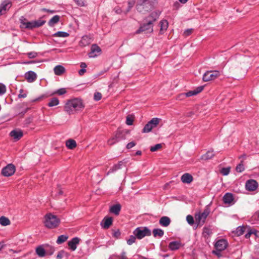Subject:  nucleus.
Masks as SVG:
<instances>
[{"label": "nucleus", "instance_id": "45", "mask_svg": "<svg viewBox=\"0 0 259 259\" xmlns=\"http://www.w3.org/2000/svg\"><path fill=\"white\" fill-rule=\"evenodd\" d=\"M244 170V165L243 164V161L238 164L236 167V170L238 172H241Z\"/></svg>", "mask_w": 259, "mask_h": 259}, {"label": "nucleus", "instance_id": "24", "mask_svg": "<svg viewBox=\"0 0 259 259\" xmlns=\"http://www.w3.org/2000/svg\"><path fill=\"white\" fill-rule=\"evenodd\" d=\"M159 25L160 27L159 33L160 34H162L167 30L168 28V21L165 19H163L160 21Z\"/></svg>", "mask_w": 259, "mask_h": 259}, {"label": "nucleus", "instance_id": "19", "mask_svg": "<svg viewBox=\"0 0 259 259\" xmlns=\"http://www.w3.org/2000/svg\"><path fill=\"white\" fill-rule=\"evenodd\" d=\"M24 76L28 82H34L37 78L36 74L32 71H29L26 72Z\"/></svg>", "mask_w": 259, "mask_h": 259}, {"label": "nucleus", "instance_id": "4", "mask_svg": "<svg viewBox=\"0 0 259 259\" xmlns=\"http://www.w3.org/2000/svg\"><path fill=\"white\" fill-rule=\"evenodd\" d=\"M210 212V206L207 205L205 206L202 212H199L195 215L196 221L199 225H203L206 221L207 217Z\"/></svg>", "mask_w": 259, "mask_h": 259}, {"label": "nucleus", "instance_id": "49", "mask_svg": "<svg viewBox=\"0 0 259 259\" xmlns=\"http://www.w3.org/2000/svg\"><path fill=\"white\" fill-rule=\"evenodd\" d=\"M136 238L135 235H131L129 239L127 240V243L130 245H132L135 242Z\"/></svg>", "mask_w": 259, "mask_h": 259}, {"label": "nucleus", "instance_id": "1", "mask_svg": "<svg viewBox=\"0 0 259 259\" xmlns=\"http://www.w3.org/2000/svg\"><path fill=\"white\" fill-rule=\"evenodd\" d=\"M84 108V105L81 99L73 98L67 101L64 106V110L70 115L82 110Z\"/></svg>", "mask_w": 259, "mask_h": 259}, {"label": "nucleus", "instance_id": "54", "mask_svg": "<svg viewBox=\"0 0 259 259\" xmlns=\"http://www.w3.org/2000/svg\"><path fill=\"white\" fill-rule=\"evenodd\" d=\"M193 31V29L190 28V29H186L183 33V36L184 37H187L189 35H190Z\"/></svg>", "mask_w": 259, "mask_h": 259}, {"label": "nucleus", "instance_id": "53", "mask_svg": "<svg viewBox=\"0 0 259 259\" xmlns=\"http://www.w3.org/2000/svg\"><path fill=\"white\" fill-rule=\"evenodd\" d=\"M112 236L115 238H119L120 236L121 233L119 229L117 230H113Z\"/></svg>", "mask_w": 259, "mask_h": 259}, {"label": "nucleus", "instance_id": "3", "mask_svg": "<svg viewBox=\"0 0 259 259\" xmlns=\"http://www.w3.org/2000/svg\"><path fill=\"white\" fill-rule=\"evenodd\" d=\"M45 226L48 229H54L58 227L60 224V220L57 215L51 213H47L44 217Z\"/></svg>", "mask_w": 259, "mask_h": 259}, {"label": "nucleus", "instance_id": "40", "mask_svg": "<svg viewBox=\"0 0 259 259\" xmlns=\"http://www.w3.org/2000/svg\"><path fill=\"white\" fill-rule=\"evenodd\" d=\"M69 36V34L66 32L63 31H58L53 34L54 37H67Z\"/></svg>", "mask_w": 259, "mask_h": 259}, {"label": "nucleus", "instance_id": "18", "mask_svg": "<svg viewBox=\"0 0 259 259\" xmlns=\"http://www.w3.org/2000/svg\"><path fill=\"white\" fill-rule=\"evenodd\" d=\"M204 87L203 85L199 86L193 91H190L187 93H185L186 98L197 95L203 90Z\"/></svg>", "mask_w": 259, "mask_h": 259}, {"label": "nucleus", "instance_id": "2", "mask_svg": "<svg viewBox=\"0 0 259 259\" xmlns=\"http://www.w3.org/2000/svg\"><path fill=\"white\" fill-rule=\"evenodd\" d=\"M130 134V131L127 130H121L118 128L114 133L113 137L108 139L107 144L109 146H112L119 142L126 139V136Z\"/></svg>", "mask_w": 259, "mask_h": 259}, {"label": "nucleus", "instance_id": "16", "mask_svg": "<svg viewBox=\"0 0 259 259\" xmlns=\"http://www.w3.org/2000/svg\"><path fill=\"white\" fill-rule=\"evenodd\" d=\"M10 136L17 141L23 136V132L21 130H14L10 132Z\"/></svg>", "mask_w": 259, "mask_h": 259}, {"label": "nucleus", "instance_id": "30", "mask_svg": "<svg viewBox=\"0 0 259 259\" xmlns=\"http://www.w3.org/2000/svg\"><path fill=\"white\" fill-rule=\"evenodd\" d=\"M54 71L56 75H61L65 72V69L63 66L58 65L54 67Z\"/></svg>", "mask_w": 259, "mask_h": 259}, {"label": "nucleus", "instance_id": "47", "mask_svg": "<svg viewBox=\"0 0 259 259\" xmlns=\"http://www.w3.org/2000/svg\"><path fill=\"white\" fill-rule=\"evenodd\" d=\"M162 147V145L161 144H157L153 146H151L150 148V150L151 152H155Z\"/></svg>", "mask_w": 259, "mask_h": 259}, {"label": "nucleus", "instance_id": "64", "mask_svg": "<svg viewBox=\"0 0 259 259\" xmlns=\"http://www.w3.org/2000/svg\"><path fill=\"white\" fill-rule=\"evenodd\" d=\"M28 55V57L29 58H34L35 57H36L37 56V53H35V52H30V53H28L27 54Z\"/></svg>", "mask_w": 259, "mask_h": 259}, {"label": "nucleus", "instance_id": "38", "mask_svg": "<svg viewBox=\"0 0 259 259\" xmlns=\"http://www.w3.org/2000/svg\"><path fill=\"white\" fill-rule=\"evenodd\" d=\"M246 229L244 226H239L236 228L235 233L238 236H241L244 234Z\"/></svg>", "mask_w": 259, "mask_h": 259}, {"label": "nucleus", "instance_id": "44", "mask_svg": "<svg viewBox=\"0 0 259 259\" xmlns=\"http://www.w3.org/2000/svg\"><path fill=\"white\" fill-rule=\"evenodd\" d=\"M248 231L247 232V233L245 235V237L246 238V239H248V238H249V237H250V235L251 234H254L255 236H257V231L255 229H248Z\"/></svg>", "mask_w": 259, "mask_h": 259}, {"label": "nucleus", "instance_id": "5", "mask_svg": "<svg viewBox=\"0 0 259 259\" xmlns=\"http://www.w3.org/2000/svg\"><path fill=\"white\" fill-rule=\"evenodd\" d=\"M153 7V6L145 0H138L136 5V9L139 12L145 13L151 10Z\"/></svg>", "mask_w": 259, "mask_h": 259}, {"label": "nucleus", "instance_id": "14", "mask_svg": "<svg viewBox=\"0 0 259 259\" xmlns=\"http://www.w3.org/2000/svg\"><path fill=\"white\" fill-rule=\"evenodd\" d=\"M101 52V48L96 44H93L91 46V51L89 53L90 58H94L98 56Z\"/></svg>", "mask_w": 259, "mask_h": 259}, {"label": "nucleus", "instance_id": "48", "mask_svg": "<svg viewBox=\"0 0 259 259\" xmlns=\"http://www.w3.org/2000/svg\"><path fill=\"white\" fill-rule=\"evenodd\" d=\"M230 171V168L229 167H223L221 170V173L223 176H227L228 175Z\"/></svg>", "mask_w": 259, "mask_h": 259}, {"label": "nucleus", "instance_id": "58", "mask_svg": "<svg viewBox=\"0 0 259 259\" xmlns=\"http://www.w3.org/2000/svg\"><path fill=\"white\" fill-rule=\"evenodd\" d=\"M19 92H20V94L18 96V98H24L26 97L27 94L24 93V90L23 89H20Z\"/></svg>", "mask_w": 259, "mask_h": 259}, {"label": "nucleus", "instance_id": "26", "mask_svg": "<svg viewBox=\"0 0 259 259\" xmlns=\"http://www.w3.org/2000/svg\"><path fill=\"white\" fill-rule=\"evenodd\" d=\"M225 204H231L234 200L233 195L231 193H226L223 198Z\"/></svg>", "mask_w": 259, "mask_h": 259}, {"label": "nucleus", "instance_id": "15", "mask_svg": "<svg viewBox=\"0 0 259 259\" xmlns=\"http://www.w3.org/2000/svg\"><path fill=\"white\" fill-rule=\"evenodd\" d=\"M113 219L112 217L106 216L105 217L101 223V226L104 229H107L113 224Z\"/></svg>", "mask_w": 259, "mask_h": 259}, {"label": "nucleus", "instance_id": "7", "mask_svg": "<svg viewBox=\"0 0 259 259\" xmlns=\"http://www.w3.org/2000/svg\"><path fill=\"white\" fill-rule=\"evenodd\" d=\"M220 75V72L218 70L207 71L203 75V80L205 82L212 80Z\"/></svg>", "mask_w": 259, "mask_h": 259}, {"label": "nucleus", "instance_id": "39", "mask_svg": "<svg viewBox=\"0 0 259 259\" xmlns=\"http://www.w3.org/2000/svg\"><path fill=\"white\" fill-rule=\"evenodd\" d=\"M160 120V119L157 117H154L152 118L149 122L150 123V124L151 125L152 128H154L157 126Z\"/></svg>", "mask_w": 259, "mask_h": 259}, {"label": "nucleus", "instance_id": "42", "mask_svg": "<svg viewBox=\"0 0 259 259\" xmlns=\"http://www.w3.org/2000/svg\"><path fill=\"white\" fill-rule=\"evenodd\" d=\"M152 129L153 128L151 125L150 124V123L148 121V123L144 126V128L142 129V132L143 133H149L151 131Z\"/></svg>", "mask_w": 259, "mask_h": 259}, {"label": "nucleus", "instance_id": "50", "mask_svg": "<svg viewBox=\"0 0 259 259\" xmlns=\"http://www.w3.org/2000/svg\"><path fill=\"white\" fill-rule=\"evenodd\" d=\"M7 91L6 87L5 84L0 83V96L6 93Z\"/></svg>", "mask_w": 259, "mask_h": 259}, {"label": "nucleus", "instance_id": "34", "mask_svg": "<svg viewBox=\"0 0 259 259\" xmlns=\"http://www.w3.org/2000/svg\"><path fill=\"white\" fill-rule=\"evenodd\" d=\"M214 156V154L213 151L209 150L201 156V159L203 160H208L211 159Z\"/></svg>", "mask_w": 259, "mask_h": 259}, {"label": "nucleus", "instance_id": "60", "mask_svg": "<svg viewBox=\"0 0 259 259\" xmlns=\"http://www.w3.org/2000/svg\"><path fill=\"white\" fill-rule=\"evenodd\" d=\"M222 251V250H219L215 249L214 250H213L212 251V253L213 254L215 255L218 257H220L221 256H222V254H221Z\"/></svg>", "mask_w": 259, "mask_h": 259}, {"label": "nucleus", "instance_id": "55", "mask_svg": "<svg viewBox=\"0 0 259 259\" xmlns=\"http://www.w3.org/2000/svg\"><path fill=\"white\" fill-rule=\"evenodd\" d=\"M186 220L188 224L192 225L194 223V220L193 217L191 215H188L186 217Z\"/></svg>", "mask_w": 259, "mask_h": 259}, {"label": "nucleus", "instance_id": "8", "mask_svg": "<svg viewBox=\"0 0 259 259\" xmlns=\"http://www.w3.org/2000/svg\"><path fill=\"white\" fill-rule=\"evenodd\" d=\"M16 171V166L12 163L7 164L3 167L1 171V174L6 177L13 175Z\"/></svg>", "mask_w": 259, "mask_h": 259}, {"label": "nucleus", "instance_id": "27", "mask_svg": "<svg viewBox=\"0 0 259 259\" xmlns=\"http://www.w3.org/2000/svg\"><path fill=\"white\" fill-rule=\"evenodd\" d=\"M123 164V162L122 161H120L118 162L117 164H114L107 172V175H109V174L114 172L118 169H120L122 168V166Z\"/></svg>", "mask_w": 259, "mask_h": 259}, {"label": "nucleus", "instance_id": "35", "mask_svg": "<svg viewBox=\"0 0 259 259\" xmlns=\"http://www.w3.org/2000/svg\"><path fill=\"white\" fill-rule=\"evenodd\" d=\"M59 104V99L56 97H54L50 100V101L47 105L49 107H53L58 105Z\"/></svg>", "mask_w": 259, "mask_h": 259}, {"label": "nucleus", "instance_id": "33", "mask_svg": "<svg viewBox=\"0 0 259 259\" xmlns=\"http://www.w3.org/2000/svg\"><path fill=\"white\" fill-rule=\"evenodd\" d=\"M153 235L154 237H162L164 235V231L159 228L154 229L152 231Z\"/></svg>", "mask_w": 259, "mask_h": 259}, {"label": "nucleus", "instance_id": "25", "mask_svg": "<svg viewBox=\"0 0 259 259\" xmlns=\"http://www.w3.org/2000/svg\"><path fill=\"white\" fill-rule=\"evenodd\" d=\"M170 218L167 216L162 217L159 221L160 225L164 227H168L170 225Z\"/></svg>", "mask_w": 259, "mask_h": 259}, {"label": "nucleus", "instance_id": "43", "mask_svg": "<svg viewBox=\"0 0 259 259\" xmlns=\"http://www.w3.org/2000/svg\"><path fill=\"white\" fill-rule=\"evenodd\" d=\"M20 22L21 23L20 27L21 28H24L25 27V26H26V24L27 23H28L29 21H28L27 19L24 17V16H21L20 19Z\"/></svg>", "mask_w": 259, "mask_h": 259}, {"label": "nucleus", "instance_id": "37", "mask_svg": "<svg viewBox=\"0 0 259 259\" xmlns=\"http://www.w3.org/2000/svg\"><path fill=\"white\" fill-rule=\"evenodd\" d=\"M11 224L10 220L2 216L0 218V224L3 226L9 225Z\"/></svg>", "mask_w": 259, "mask_h": 259}, {"label": "nucleus", "instance_id": "59", "mask_svg": "<svg viewBox=\"0 0 259 259\" xmlns=\"http://www.w3.org/2000/svg\"><path fill=\"white\" fill-rule=\"evenodd\" d=\"M75 4L80 7L84 6V2L83 0H73Z\"/></svg>", "mask_w": 259, "mask_h": 259}, {"label": "nucleus", "instance_id": "6", "mask_svg": "<svg viewBox=\"0 0 259 259\" xmlns=\"http://www.w3.org/2000/svg\"><path fill=\"white\" fill-rule=\"evenodd\" d=\"M133 234L138 239H141L145 236H149L151 233L150 230L147 227H138L133 232Z\"/></svg>", "mask_w": 259, "mask_h": 259}, {"label": "nucleus", "instance_id": "10", "mask_svg": "<svg viewBox=\"0 0 259 259\" xmlns=\"http://www.w3.org/2000/svg\"><path fill=\"white\" fill-rule=\"evenodd\" d=\"M46 22V21L45 20L41 19L30 22L29 21L28 23L26 24L24 28L32 30L35 28H38L44 25Z\"/></svg>", "mask_w": 259, "mask_h": 259}, {"label": "nucleus", "instance_id": "20", "mask_svg": "<svg viewBox=\"0 0 259 259\" xmlns=\"http://www.w3.org/2000/svg\"><path fill=\"white\" fill-rule=\"evenodd\" d=\"M161 12L158 11H154L152 12L146 19V20H148L149 22H151L152 24H153V23L156 21V20L159 18Z\"/></svg>", "mask_w": 259, "mask_h": 259}, {"label": "nucleus", "instance_id": "41", "mask_svg": "<svg viewBox=\"0 0 259 259\" xmlns=\"http://www.w3.org/2000/svg\"><path fill=\"white\" fill-rule=\"evenodd\" d=\"M68 239V236L64 235H61L58 237L56 241L57 243L60 244L65 242Z\"/></svg>", "mask_w": 259, "mask_h": 259}, {"label": "nucleus", "instance_id": "62", "mask_svg": "<svg viewBox=\"0 0 259 259\" xmlns=\"http://www.w3.org/2000/svg\"><path fill=\"white\" fill-rule=\"evenodd\" d=\"M136 143L133 141V142H131L130 143H128L127 145H126V148L129 149H131L132 148H133V147H134L135 145H136Z\"/></svg>", "mask_w": 259, "mask_h": 259}, {"label": "nucleus", "instance_id": "23", "mask_svg": "<svg viewBox=\"0 0 259 259\" xmlns=\"http://www.w3.org/2000/svg\"><path fill=\"white\" fill-rule=\"evenodd\" d=\"M79 238L74 237L68 242V245L71 250L74 251L76 249V245L79 243Z\"/></svg>", "mask_w": 259, "mask_h": 259}, {"label": "nucleus", "instance_id": "21", "mask_svg": "<svg viewBox=\"0 0 259 259\" xmlns=\"http://www.w3.org/2000/svg\"><path fill=\"white\" fill-rule=\"evenodd\" d=\"M121 205L120 203H118L116 204L112 205L110 207L109 211L111 213L114 214L116 215L119 214L121 211Z\"/></svg>", "mask_w": 259, "mask_h": 259}, {"label": "nucleus", "instance_id": "17", "mask_svg": "<svg viewBox=\"0 0 259 259\" xmlns=\"http://www.w3.org/2000/svg\"><path fill=\"white\" fill-rule=\"evenodd\" d=\"M184 245L180 241H174L170 242L168 244V248L172 251L178 250Z\"/></svg>", "mask_w": 259, "mask_h": 259}, {"label": "nucleus", "instance_id": "31", "mask_svg": "<svg viewBox=\"0 0 259 259\" xmlns=\"http://www.w3.org/2000/svg\"><path fill=\"white\" fill-rule=\"evenodd\" d=\"M65 145H66V146L69 149H73L77 146L76 141L74 140L71 139H68L66 141Z\"/></svg>", "mask_w": 259, "mask_h": 259}, {"label": "nucleus", "instance_id": "57", "mask_svg": "<svg viewBox=\"0 0 259 259\" xmlns=\"http://www.w3.org/2000/svg\"><path fill=\"white\" fill-rule=\"evenodd\" d=\"M117 259H127V257L126 255V252L124 251H122L120 255H118L116 256Z\"/></svg>", "mask_w": 259, "mask_h": 259}, {"label": "nucleus", "instance_id": "22", "mask_svg": "<svg viewBox=\"0 0 259 259\" xmlns=\"http://www.w3.org/2000/svg\"><path fill=\"white\" fill-rule=\"evenodd\" d=\"M181 180L183 183L190 184L193 181V177L189 173H185L181 176Z\"/></svg>", "mask_w": 259, "mask_h": 259}, {"label": "nucleus", "instance_id": "32", "mask_svg": "<svg viewBox=\"0 0 259 259\" xmlns=\"http://www.w3.org/2000/svg\"><path fill=\"white\" fill-rule=\"evenodd\" d=\"M60 18V17L59 15L54 16L48 22V25L51 27L54 26L59 22Z\"/></svg>", "mask_w": 259, "mask_h": 259}, {"label": "nucleus", "instance_id": "52", "mask_svg": "<svg viewBox=\"0 0 259 259\" xmlns=\"http://www.w3.org/2000/svg\"><path fill=\"white\" fill-rule=\"evenodd\" d=\"M102 97V96L101 93L96 92L94 95V99L96 101H98L101 99Z\"/></svg>", "mask_w": 259, "mask_h": 259}, {"label": "nucleus", "instance_id": "56", "mask_svg": "<svg viewBox=\"0 0 259 259\" xmlns=\"http://www.w3.org/2000/svg\"><path fill=\"white\" fill-rule=\"evenodd\" d=\"M186 98L185 93L179 94L176 97V99L179 101L184 100Z\"/></svg>", "mask_w": 259, "mask_h": 259}, {"label": "nucleus", "instance_id": "29", "mask_svg": "<svg viewBox=\"0 0 259 259\" xmlns=\"http://www.w3.org/2000/svg\"><path fill=\"white\" fill-rule=\"evenodd\" d=\"M36 253L39 257H44L46 255V250L42 245L38 246L35 249Z\"/></svg>", "mask_w": 259, "mask_h": 259}, {"label": "nucleus", "instance_id": "12", "mask_svg": "<svg viewBox=\"0 0 259 259\" xmlns=\"http://www.w3.org/2000/svg\"><path fill=\"white\" fill-rule=\"evenodd\" d=\"M12 3L9 0L4 1L0 5V16L5 14L12 7Z\"/></svg>", "mask_w": 259, "mask_h": 259}, {"label": "nucleus", "instance_id": "11", "mask_svg": "<svg viewBox=\"0 0 259 259\" xmlns=\"http://www.w3.org/2000/svg\"><path fill=\"white\" fill-rule=\"evenodd\" d=\"M258 184L257 182L253 179L247 180L245 183V188L249 191H254L258 187Z\"/></svg>", "mask_w": 259, "mask_h": 259}, {"label": "nucleus", "instance_id": "61", "mask_svg": "<svg viewBox=\"0 0 259 259\" xmlns=\"http://www.w3.org/2000/svg\"><path fill=\"white\" fill-rule=\"evenodd\" d=\"M57 195L60 196H61V195H63V190H62L61 188V186L59 185H57Z\"/></svg>", "mask_w": 259, "mask_h": 259}, {"label": "nucleus", "instance_id": "63", "mask_svg": "<svg viewBox=\"0 0 259 259\" xmlns=\"http://www.w3.org/2000/svg\"><path fill=\"white\" fill-rule=\"evenodd\" d=\"M54 251H55V249H54V247H50L49 250H46V254L51 255L53 254Z\"/></svg>", "mask_w": 259, "mask_h": 259}, {"label": "nucleus", "instance_id": "51", "mask_svg": "<svg viewBox=\"0 0 259 259\" xmlns=\"http://www.w3.org/2000/svg\"><path fill=\"white\" fill-rule=\"evenodd\" d=\"M134 117L128 115L126 119V123L128 125H131L133 124Z\"/></svg>", "mask_w": 259, "mask_h": 259}, {"label": "nucleus", "instance_id": "46", "mask_svg": "<svg viewBox=\"0 0 259 259\" xmlns=\"http://www.w3.org/2000/svg\"><path fill=\"white\" fill-rule=\"evenodd\" d=\"M66 93V90L65 88H61L54 92L53 94H57L58 95H62Z\"/></svg>", "mask_w": 259, "mask_h": 259}, {"label": "nucleus", "instance_id": "28", "mask_svg": "<svg viewBox=\"0 0 259 259\" xmlns=\"http://www.w3.org/2000/svg\"><path fill=\"white\" fill-rule=\"evenodd\" d=\"M91 38L88 35L83 36L80 40L79 44L81 47H85L91 44Z\"/></svg>", "mask_w": 259, "mask_h": 259}, {"label": "nucleus", "instance_id": "9", "mask_svg": "<svg viewBox=\"0 0 259 259\" xmlns=\"http://www.w3.org/2000/svg\"><path fill=\"white\" fill-rule=\"evenodd\" d=\"M147 22L141 25L139 29L135 32V34H140L142 32L148 31L152 33L153 31V24L151 22L146 20Z\"/></svg>", "mask_w": 259, "mask_h": 259}, {"label": "nucleus", "instance_id": "36", "mask_svg": "<svg viewBox=\"0 0 259 259\" xmlns=\"http://www.w3.org/2000/svg\"><path fill=\"white\" fill-rule=\"evenodd\" d=\"M212 234L211 229L208 227H204L203 229L202 234L204 237L208 238Z\"/></svg>", "mask_w": 259, "mask_h": 259}, {"label": "nucleus", "instance_id": "13", "mask_svg": "<svg viewBox=\"0 0 259 259\" xmlns=\"http://www.w3.org/2000/svg\"><path fill=\"white\" fill-rule=\"evenodd\" d=\"M228 245L227 240L225 239H221L218 240L214 244V248L217 250H224Z\"/></svg>", "mask_w": 259, "mask_h": 259}]
</instances>
